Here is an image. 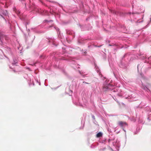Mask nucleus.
<instances>
[{
  "label": "nucleus",
  "mask_w": 151,
  "mask_h": 151,
  "mask_svg": "<svg viewBox=\"0 0 151 151\" xmlns=\"http://www.w3.org/2000/svg\"><path fill=\"white\" fill-rule=\"evenodd\" d=\"M111 86L110 84H106L104 85L103 86V89L104 91H106L108 89H111Z\"/></svg>",
  "instance_id": "1"
},
{
  "label": "nucleus",
  "mask_w": 151,
  "mask_h": 151,
  "mask_svg": "<svg viewBox=\"0 0 151 151\" xmlns=\"http://www.w3.org/2000/svg\"><path fill=\"white\" fill-rule=\"evenodd\" d=\"M118 124L121 127H123L127 125V124L126 122L122 121L119 122H118Z\"/></svg>",
  "instance_id": "2"
},
{
  "label": "nucleus",
  "mask_w": 151,
  "mask_h": 151,
  "mask_svg": "<svg viewBox=\"0 0 151 151\" xmlns=\"http://www.w3.org/2000/svg\"><path fill=\"white\" fill-rule=\"evenodd\" d=\"M102 136V134L101 132L98 133L96 134V137H99Z\"/></svg>",
  "instance_id": "3"
},
{
  "label": "nucleus",
  "mask_w": 151,
  "mask_h": 151,
  "mask_svg": "<svg viewBox=\"0 0 151 151\" xmlns=\"http://www.w3.org/2000/svg\"><path fill=\"white\" fill-rule=\"evenodd\" d=\"M3 36L0 33V44H1L2 43V39L3 38Z\"/></svg>",
  "instance_id": "4"
},
{
  "label": "nucleus",
  "mask_w": 151,
  "mask_h": 151,
  "mask_svg": "<svg viewBox=\"0 0 151 151\" xmlns=\"http://www.w3.org/2000/svg\"><path fill=\"white\" fill-rule=\"evenodd\" d=\"M4 15H6L8 14L6 10H5L4 11V13H3Z\"/></svg>",
  "instance_id": "5"
},
{
  "label": "nucleus",
  "mask_w": 151,
  "mask_h": 151,
  "mask_svg": "<svg viewBox=\"0 0 151 151\" xmlns=\"http://www.w3.org/2000/svg\"><path fill=\"white\" fill-rule=\"evenodd\" d=\"M83 83H86V84H88V83H86V82H85V81L83 82Z\"/></svg>",
  "instance_id": "6"
},
{
  "label": "nucleus",
  "mask_w": 151,
  "mask_h": 151,
  "mask_svg": "<svg viewBox=\"0 0 151 151\" xmlns=\"http://www.w3.org/2000/svg\"><path fill=\"white\" fill-rule=\"evenodd\" d=\"M13 71H14V73H16V71H15V70H13Z\"/></svg>",
  "instance_id": "7"
}]
</instances>
